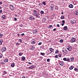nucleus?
I'll use <instances>...</instances> for the list:
<instances>
[{
  "instance_id": "nucleus-30",
  "label": "nucleus",
  "mask_w": 78,
  "mask_h": 78,
  "mask_svg": "<svg viewBox=\"0 0 78 78\" xmlns=\"http://www.w3.org/2000/svg\"><path fill=\"white\" fill-rule=\"evenodd\" d=\"M67 59V58H63V61H66V60Z\"/></svg>"
},
{
  "instance_id": "nucleus-22",
  "label": "nucleus",
  "mask_w": 78,
  "mask_h": 78,
  "mask_svg": "<svg viewBox=\"0 0 78 78\" xmlns=\"http://www.w3.org/2000/svg\"><path fill=\"white\" fill-rule=\"evenodd\" d=\"M15 66L14 63H12L11 65V67H14V66Z\"/></svg>"
},
{
  "instance_id": "nucleus-51",
  "label": "nucleus",
  "mask_w": 78,
  "mask_h": 78,
  "mask_svg": "<svg viewBox=\"0 0 78 78\" xmlns=\"http://www.w3.org/2000/svg\"><path fill=\"white\" fill-rule=\"evenodd\" d=\"M14 20H17V18H14Z\"/></svg>"
},
{
  "instance_id": "nucleus-49",
  "label": "nucleus",
  "mask_w": 78,
  "mask_h": 78,
  "mask_svg": "<svg viewBox=\"0 0 78 78\" xmlns=\"http://www.w3.org/2000/svg\"><path fill=\"white\" fill-rule=\"evenodd\" d=\"M62 22L63 23H65V21L64 20L62 21Z\"/></svg>"
},
{
  "instance_id": "nucleus-35",
  "label": "nucleus",
  "mask_w": 78,
  "mask_h": 78,
  "mask_svg": "<svg viewBox=\"0 0 78 78\" xmlns=\"http://www.w3.org/2000/svg\"><path fill=\"white\" fill-rule=\"evenodd\" d=\"M40 54L41 55H42V56H44V55H45V53H42V52L40 53Z\"/></svg>"
},
{
  "instance_id": "nucleus-40",
  "label": "nucleus",
  "mask_w": 78,
  "mask_h": 78,
  "mask_svg": "<svg viewBox=\"0 0 78 78\" xmlns=\"http://www.w3.org/2000/svg\"><path fill=\"white\" fill-rule=\"evenodd\" d=\"M19 41H20V42H22V41L20 39H19Z\"/></svg>"
},
{
  "instance_id": "nucleus-58",
  "label": "nucleus",
  "mask_w": 78,
  "mask_h": 78,
  "mask_svg": "<svg viewBox=\"0 0 78 78\" xmlns=\"http://www.w3.org/2000/svg\"><path fill=\"white\" fill-rule=\"evenodd\" d=\"M2 10H0V13H2Z\"/></svg>"
},
{
  "instance_id": "nucleus-63",
  "label": "nucleus",
  "mask_w": 78,
  "mask_h": 78,
  "mask_svg": "<svg viewBox=\"0 0 78 78\" xmlns=\"http://www.w3.org/2000/svg\"><path fill=\"white\" fill-rule=\"evenodd\" d=\"M15 17H17V15H15Z\"/></svg>"
},
{
  "instance_id": "nucleus-18",
  "label": "nucleus",
  "mask_w": 78,
  "mask_h": 78,
  "mask_svg": "<svg viewBox=\"0 0 78 78\" xmlns=\"http://www.w3.org/2000/svg\"><path fill=\"white\" fill-rule=\"evenodd\" d=\"M21 58L23 61H25V57H22Z\"/></svg>"
},
{
  "instance_id": "nucleus-48",
  "label": "nucleus",
  "mask_w": 78,
  "mask_h": 78,
  "mask_svg": "<svg viewBox=\"0 0 78 78\" xmlns=\"http://www.w3.org/2000/svg\"><path fill=\"white\" fill-rule=\"evenodd\" d=\"M57 27H60V26H59V24H57Z\"/></svg>"
},
{
  "instance_id": "nucleus-43",
  "label": "nucleus",
  "mask_w": 78,
  "mask_h": 78,
  "mask_svg": "<svg viewBox=\"0 0 78 78\" xmlns=\"http://www.w3.org/2000/svg\"><path fill=\"white\" fill-rule=\"evenodd\" d=\"M41 44H42V42H40L38 44V45H41Z\"/></svg>"
},
{
  "instance_id": "nucleus-7",
  "label": "nucleus",
  "mask_w": 78,
  "mask_h": 78,
  "mask_svg": "<svg viewBox=\"0 0 78 78\" xmlns=\"http://www.w3.org/2000/svg\"><path fill=\"white\" fill-rule=\"evenodd\" d=\"M67 49L69 51H71L72 50V47L71 46H69L68 48H67Z\"/></svg>"
},
{
  "instance_id": "nucleus-9",
  "label": "nucleus",
  "mask_w": 78,
  "mask_h": 78,
  "mask_svg": "<svg viewBox=\"0 0 78 78\" xmlns=\"http://www.w3.org/2000/svg\"><path fill=\"white\" fill-rule=\"evenodd\" d=\"M49 50H50V51L52 53L53 52V51H54V49H53V48H49Z\"/></svg>"
},
{
  "instance_id": "nucleus-20",
  "label": "nucleus",
  "mask_w": 78,
  "mask_h": 78,
  "mask_svg": "<svg viewBox=\"0 0 78 78\" xmlns=\"http://www.w3.org/2000/svg\"><path fill=\"white\" fill-rule=\"evenodd\" d=\"M5 62H7L8 61V58H6L5 60H4Z\"/></svg>"
},
{
  "instance_id": "nucleus-36",
  "label": "nucleus",
  "mask_w": 78,
  "mask_h": 78,
  "mask_svg": "<svg viewBox=\"0 0 78 78\" xmlns=\"http://www.w3.org/2000/svg\"><path fill=\"white\" fill-rule=\"evenodd\" d=\"M59 53V51L58 50H56L55 51V53Z\"/></svg>"
},
{
  "instance_id": "nucleus-60",
  "label": "nucleus",
  "mask_w": 78,
  "mask_h": 78,
  "mask_svg": "<svg viewBox=\"0 0 78 78\" xmlns=\"http://www.w3.org/2000/svg\"><path fill=\"white\" fill-rule=\"evenodd\" d=\"M64 25V23H63L62 24V26H63Z\"/></svg>"
},
{
  "instance_id": "nucleus-19",
  "label": "nucleus",
  "mask_w": 78,
  "mask_h": 78,
  "mask_svg": "<svg viewBox=\"0 0 78 78\" xmlns=\"http://www.w3.org/2000/svg\"><path fill=\"white\" fill-rule=\"evenodd\" d=\"M2 18L3 19H5L6 18V16L5 15H3L2 16Z\"/></svg>"
},
{
  "instance_id": "nucleus-57",
  "label": "nucleus",
  "mask_w": 78,
  "mask_h": 78,
  "mask_svg": "<svg viewBox=\"0 0 78 78\" xmlns=\"http://www.w3.org/2000/svg\"><path fill=\"white\" fill-rule=\"evenodd\" d=\"M28 64H32V63H31V62H28Z\"/></svg>"
},
{
  "instance_id": "nucleus-13",
  "label": "nucleus",
  "mask_w": 78,
  "mask_h": 78,
  "mask_svg": "<svg viewBox=\"0 0 78 78\" xmlns=\"http://www.w3.org/2000/svg\"><path fill=\"white\" fill-rule=\"evenodd\" d=\"M10 8L11 9H14V7L13 6V5H11L10 6Z\"/></svg>"
},
{
  "instance_id": "nucleus-59",
  "label": "nucleus",
  "mask_w": 78,
  "mask_h": 78,
  "mask_svg": "<svg viewBox=\"0 0 78 78\" xmlns=\"http://www.w3.org/2000/svg\"><path fill=\"white\" fill-rule=\"evenodd\" d=\"M1 63L2 64H4V63L3 62H1Z\"/></svg>"
},
{
  "instance_id": "nucleus-5",
  "label": "nucleus",
  "mask_w": 78,
  "mask_h": 78,
  "mask_svg": "<svg viewBox=\"0 0 78 78\" xmlns=\"http://www.w3.org/2000/svg\"><path fill=\"white\" fill-rule=\"evenodd\" d=\"M6 50V48L5 47H4L1 49V51H5Z\"/></svg>"
},
{
  "instance_id": "nucleus-10",
  "label": "nucleus",
  "mask_w": 78,
  "mask_h": 78,
  "mask_svg": "<svg viewBox=\"0 0 78 78\" xmlns=\"http://www.w3.org/2000/svg\"><path fill=\"white\" fill-rule=\"evenodd\" d=\"M34 48H35V46H31L30 49L32 50H34Z\"/></svg>"
},
{
  "instance_id": "nucleus-62",
  "label": "nucleus",
  "mask_w": 78,
  "mask_h": 78,
  "mask_svg": "<svg viewBox=\"0 0 78 78\" xmlns=\"http://www.w3.org/2000/svg\"><path fill=\"white\" fill-rule=\"evenodd\" d=\"M2 2H0V5H2Z\"/></svg>"
},
{
  "instance_id": "nucleus-14",
  "label": "nucleus",
  "mask_w": 78,
  "mask_h": 78,
  "mask_svg": "<svg viewBox=\"0 0 78 78\" xmlns=\"http://www.w3.org/2000/svg\"><path fill=\"white\" fill-rule=\"evenodd\" d=\"M66 61H67V62H70V58H66Z\"/></svg>"
},
{
  "instance_id": "nucleus-29",
  "label": "nucleus",
  "mask_w": 78,
  "mask_h": 78,
  "mask_svg": "<svg viewBox=\"0 0 78 78\" xmlns=\"http://www.w3.org/2000/svg\"><path fill=\"white\" fill-rule=\"evenodd\" d=\"M3 57V55L2 54H0V58H2Z\"/></svg>"
},
{
  "instance_id": "nucleus-47",
  "label": "nucleus",
  "mask_w": 78,
  "mask_h": 78,
  "mask_svg": "<svg viewBox=\"0 0 78 78\" xmlns=\"http://www.w3.org/2000/svg\"><path fill=\"white\" fill-rule=\"evenodd\" d=\"M51 8V11H53V8H52V7H50Z\"/></svg>"
},
{
  "instance_id": "nucleus-17",
  "label": "nucleus",
  "mask_w": 78,
  "mask_h": 78,
  "mask_svg": "<svg viewBox=\"0 0 78 78\" xmlns=\"http://www.w3.org/2000/svg\"><path fill=\"white\" fill-rule=\"evenodd\" d=\"M74 67L73 66H71L69 67V69L70 70H72V69H73Z\"/></svg>"
},
{
  "instance_id": "nucleus-39",
  "label": "nucleus",
  "mask_w": 78,
  "mask_h": 78,
  "mask_svg": "<svg viewBox=\"0 0 78 78\" xmlns=\"http://www.w3.org/2000/svg\"><path fill=\"white\" fill-rule=\"evenodd\" d=\"M55 58H58V55H55Z\"/></svg>"
},
{
  "instance_id": "nucleus-52",
  "label": "nucleus",
  "mask_w": 78,
  "mask_h": 78,
  "mask_svg": "<svg viewBox=\"0 0 78 78\" xmlns=\"http://www.w3.org/2000/svg\"><path fill=\"white\" fill-rule=\"evenodd\" d=\"M21 36H23V35H25V34H24V33L22 34H21Z\"/></svg>"
},
{
  "instance_id": "nucleus-42",
  "label": "nucleus",
  "mask_w": 78,
  "mask_h": 78,
  "mask_svg": "<svg viewBox=\"0 0 78 78\" xmlns=\"http://www.w3.org/2000/svg\"><path fill=\"white\" fill-rule=\"evenodd\" d=\"M56 28H54L53 30V31H56Z\"/></svg>"
},
{
  "instance_id": "nucleus-32",
  "label": "nucleus",
  "mask_w": 78,
  "mask_h": 78,
  "mask_svg": "<svg viewBox=\"0 0 78 78\" xmlns=\"http://www.w3.org/2000/svg\"><path fill=\"white\" fill-rule=\"evenodd\" d=\"M31 44H35V41H33L31 42Z\"/></svg>"
},
{
  "instance_id": "nucleus-55",
  "label": "nucleus",
  "mask_w": 78,
  "mask_h": 78,
  "mask_svg": "<svg viewBox=\"0 0 78 78\" xmlns=\"http://www.w3.org/2000/svg\"><path fill=\"white\" fill-rule=\"evenodd\" d=\"M16 45H19V43H17L16 44Z\"/></svg>"
},
{
  "instance_id": "nucleus-24",
  "label": "nucleus",
  "mask_w": 78,
  "mask_h": 78,
  "mask_svg": "<svg viewBox=\"0 0 78 78\" xmlns=\"http://www.w3.org/2000/svg\"><path fill=\"white\" fill-rule=\"evenodd\" d=\"M3 42V40H0V45H2Z\"/></svg>"
},
{
  "instance_id": "nucleus-2",
  "label": "nucleus",
  "mask_w": 78,
  "mask_h": 78,
  "mask_svg": "<svg viewBox=\"0 0 78 78\" xmlns=\"http://www.w3.org/2000/svg\"><path fill=\"white\" fill-rule=\"evenodd\" d=\"M70 22L72 24H75L76 22V21L74 20H72L70 21Z\"/></svg>"
},
{
  "instance_id": "nucleus-33",
  "label": "nucleus",
  "mask_w": 78,
  "mask_h": 78,
  "mask_svg": "<svg viewBox=\"0 0 78 78\" xmlns=\"http://www.w3.org/2000/svg\"><path fill=\"white\" fill-rule=\"evenodd\" d=\"M60 42H61V43H62V42H63V39H61L60 40Z\"/></svg>"
},
{
  "instance_id": "nucleus-34",
  "label": "nucleus",
  "mask_w": 78,
  "mask_h": 78,
  "mask_svg": "<svg viewBox=\"0 0 78 78\" xmlns=\"http://www.w3.org/2000/svg\"><path fill=\"white\" fill-rule=\"evenodd\" d=\"M42 4L44 5H46V3H45V2H43Z\"/></svg>"
},
{
  "instance_id": "nucleus-61",
  "label": "nucleus",
  "mask_w": 78,
  "mask_h": 78,
  "mask_svg": "<svg viewBox=\"0 0 78 78\" xmlns=\"http://www.w3.org/2000/svg\"><path fill=\"white\" fill-rule=\"evenodd\" d=\"M22 78H26L25 76H23Z\"/></svg>"
},
{
  "instance_id": "nucleus-11",
  "label": "nucleus",
  "mask_w": 78,
  "mask_h": 78,
  "mask_svg": "<svg viewBox=\"0 0 78 78\" xmlns=\"http://www.w3.org/2000/svg\"><path fill=\"white\" fill-rule=\"evenodd\" d=\"M33 32L34 33H35V34H37V33H38V31H37L36 30H33Z\"/></svg>"
},
{
  "instance_id": "nucleus-3",
  "label": "nucleus",
  "mask_w": 78,
  "mask_h": 78,
  "mask_svg": "<svg viewBox=\"0 0 78 78\" xmlns=\"http://www.w3.org/2000/svg\"><path fill=\"white\" fill-rule=\"evenodd\" d=\"M59 63L60 66H62L64 65V63L63 61H60L59 62Z\"/></svg>"
},
{
  "instance_id": "nucleus-27",
  "label": "nucleus",
  "mask_w": 78,
  "mask_h": 78,
  "mask_svg": "<svg viewBox=\"0 0 78 78\" xmlns=\"http://www.w3.org/2000/svg\"><path fill=\"white\" fill-rule=\"evenodd\" d=\"M60 18L61 19H64V16H61Z\"/></svg>"
},
{
  "instance_id": "nucleus-38",
  "label": "nucleus",
  "mask_w": 78,
  "mask_h": 78,
  "mask_svg": "<svg viewBox=\"0 0 78 78\" xmlns=\"http://www.w3.org/2000/svg\"><path fill=\"white\" fill-rule=\"evenodd\" d=\"M3 37V34H0V37Z\"/></svg>"
},
{
  "instance_id": "nucleus-4",
  "label": "nucleus",
  "mask_w": 78,
  "mask_h": 78,
  "mask_svg": "<svg viewBox=\"0 0 78 78\" xmlns=\"http://www.w3.org/2000/svg\"><path fill=\"white\" fill-rule=\"evenodd\" d=\"M75 40H76L75 38L74 37H72L71 40V42H74L75 41Z\"/></svg>"
},
{
  "instance_id": "nucleus-50",
  "label": "nucleus",
  "mask_w": 78,
  "mask_h": 78,
  "mask_svg": "<svg viewBox=\"0 0 78 78\" xmlns=\"http://www.w3.org/2000/svg\"><path fill=\"white\" fill-rule=\"evenodd\" d=\"M39 6H42V4L41 3H40L39 4Z\"/></svg>"
},
{
  "instance_id": "nucleus-53",
  "label": "nucleus",
  "mask_w": 78,
  "mask_h": 78,
  "mask_svg": "<svg viewBox=\"0 0 78 78\" xmlns=\"http://www.w3.org/2000/svg\"><path fill=\"white\" fill-rule=\"evenodd\" d=\"M53 27V26L52 25H51L49 26V27L50 28H51V27Z\"/></svg>"
},
{
  "instance_id": "nucleus-26",
  "label": "nucleus",
  "mask_w": 78,
  "mask_h": 78,
  "mask_svg": "<svg viewBox=\"0 0 78 78\" xmlns=\"http://www.w3.org/2000/svg\"><path fill=\"white\" fill-rule=\"evenodd\" d=\"M23 54V53H19V56H22Z\"/></svg>"
},
{
  "instance_id": "nucleus-46",
  "label": "nucleus",
  "mask_w": 78,
  "mask_h": 78,
  "mask_svg": "<svg viewBox=\"0 0 78 78\" xmlns=\"http://www.w3.org/2000/svg\"><path fill=\"white\" fill-rule=\"evenodd\" d=\"M61 56H62L61 55V54H59L58 55V57L59 58H61Z\"/></svg>"
},
{
  "instance_id": "nucleus-16",
  "label": "nucleus",
  "mask_w": 78,
  "mask_h": 78,
  "mask_svg": "<svg viewBox=\"0 0 78 78\" xmlns=\"http://www.w3.org/2000/svg\"><path fill=\"white\" fill-rule=\"evenodd\" d=\"M64 53H66V54H68V53H69V51H67V50L65 49V52H64Z\"/></svg>"
},
{
  "instance_id": "nucleus-56",
  "label": "nucleus",
  "mask_w": 78,
  "mask_h": 78,
  "mask_svg": "<svg viewBox=\"0 0 78 78\" xmlns=\"http://www.w3.org/2000/svg\"><path fill=\"white\" fill-rule=\"evenodd\" d=\"M43 20H46V18H43Z\"/></svg>"
},
{
  "instance_id": "nucleus-64",
  "label": "nucleus",
  "mask_w": 78,
  "mask_h": 78,
  "mask_svg": "<svg viewBox=\"0 0 78 78\" xmlns=\"http://www.w3.org/2000/svg\"><path fill=\"white\" fill-rule=\"evenodd\" d=\"M64 14V12H62V14Z\"/></svg>"
},
{
  "instance_id": "nucleus-1",
  "label": "nucleus",
  "mask_w": 78,
  "mask_h": 78,
  "mask_svg": "<svg viewBox=\"0 0 78 78\" xmlns=\"http://www.w3.org/2000/svg\"><path fill=\"white\" fill-rule=\"evenodd\" d=\"M35 16H36V17L37 18H40V14L39 13H37L36 14H34Z\"/></svg>"
},
{
  "instance_id": "nucleus-6",
  "label": "nucleus",
  "mask_w": 78,
  "mask_h": 78,
  "mask_svg": "<svg viewBox=\"0 0 78 78\" xmlns=\"http://www.w3.org/2000/svg\"><path fill=\"white\" fill-rule=\"evenodd\" d=\"M30 20H36V18H34V17L33 16H30L29 17Z\"/></svg>"
},
{
  "instance_id": "nucleus-15",
  "label": "nucleus",
  "mask_w": 78,
  "mask_h": 78,
  "mask_svg": "<svg viewBox=\"0 0 78 78\" xmlns=\"http://www.w3.org/2000/svg\"><path fill=\"white\" fill-rule=\"evenodd\" d=\"M67 26H65L64 27H63V29L64 30H67Z\"/></svg>"
},
{
  "instance_id": "nucleus-37",
  "label": "nucleus",
  "mask_w": 78,
  "mask_h": 78,
  "mask_svg": "<svg viewBox=\"0 0 78 78\" xmlns=\"http://www.w3.org/2000/svg\"><path fill=\"white\" fill-rule=\"evenodd\" d=\"M34 13L35 14H36V13H37V11L36 10H34Z\"/></svg>"
},
{
  "instance_id": "nucleus-44",
  "label": "nucleus",
  "mask_w": 78,
  "mask_h": 78,
  "mask_svg": "<svg viewBox=\"0 0 78 78\" xmlns=\"http://www.w3.org/2000/svg\"><path fill=\"white\" fill-rule=\"evenodd\" d=\"M55 9H58V6H56L55 7Z\"/></svg>"
},
{
  "instance_id": "nucleus-41",
  "label": "nucleus",
  "mask_w": 78,
  "mask_h": 78,
  "mask_svg": "<svg viewBox=\"0 0 78 78\" xmlns=\"http://www.w3.org/2000/svg\"><path fill=\"white\" fill-rule=\"evenodd\" d=\"M54 7V5H51L50 6V8H53Z\"/></svg>"
},
{
  "instance_id": "nucleus-8",
  "label": "nucleus",
  "mask_w": 78,
  "mask_h": 78,
  "mask_svg": "<svg viewBox=\"0 0 78 78\" xmlns=\"http://www.w3.org/2000/svg\"><path fill=\"white\" fill-rule=\"evenodd\" d=\"M34 66H30L28 67V69H34Z\"/></svg>"
},
{
  "instance_id": "nucleus-12",
  "label": "nucleus",
  "mask_w": 78,
  "mask_h": 78,
  "mask_svg": "<svg viewBox=\"0 0 78 78\" xmlns=\"http://www.w3.org/2000/svg\"><path fill=\"white\" fill-rule=\"evenodd\" d=\"M69 8H72L73 7V5H72V4H71L69 5Z\"/></svg>"
},
{
  "instance_id": "nucleus-25",
  "label": "nucleus",
  "mask_w": 78,
  "mask_h": 78,
  "mask_svg": "<svg viewBox=\"0 0 78 78\" xmlns=\"http://www.w3.org/2000/svg\"><path fill=\"white\" fill-rule=\"evenodd\" d=\"M74 70L76 72H78V69L77 68H76L74 69Z\"/></svg>"
},
{
  "instance_id": "nucleus-21",
  "label": "nucleus",
  "mask_w": 78,
  "mask_h": 78,
  "mask_svg": "<svg viewBox=\"0 0 78 78\" xmlns=\"http://www.w3.org/2000/svg\"><path fill=\"white\" fill-rule=\"evenodd\" d=\"M74 14H76V15H78V11H76L75 12Z\"/></svg>"
},
{
  "instance_id": "nucleus-31",
  "label": "nucleus",
  "mask_w": 78,
  "mask_h": 78,
  "mask_svg": "<svg viewBox=\"0 0 78 78\" xmlns=\"http://www.w3.org/2000/svg\"><path fill=\"white\" fill-rule=\"evenodd\" d=\"M71 61H72L74 60V58L73 57H72L71 58Z\"/></svg>"
},
{
  "instance_id": "nucleus-45",
  "label": "nucleus",
  "mask_w": 78,
  "mask_h": 78,
  "mask_svg": "<svg viewBox=\"0 0 78 78\" xmlns=\"http://www.w3.org/2000/svg\"><path fill=\"white\" fill-rule=\"evenodd\" d=\"M47 62H49L50 61V59L48 58V59H47Z\"/></svg>"
},
{
  "instance_id": "nucleus-28",
  "label": "nucleus",
  "mask_w": 78,
  "mask_h": 78,
  "mask_svg": "<svg viewBox=\"0 0 78 78\" xmlns=\"http://www.w3.org/2000/svg\"><path fill=\"white\" fill-rule=\"evenodd\" d=\"M4 74H7V72L5 71H4L3 72Z\"/></svg>"
},
{
  "instance_id": "nucleus-23",
  "label": "nucleus",
  "mask_w": 78,
  "mask_h": 78,
  "mask_svg": "<svg viewBox=\"0 0 78 78\" xmlns=\"http://www.w3.org/2000/svg\"><path fill=\"white\" fill-rule=\"evenodd\" d=\"M40 14H44V12L43 11H41L40 12Z\"/></svg>"
},
{
  "instance_id": "nucleus-54",
  "label": "nucleus",
  "mask_w": 78,
  "mask_h": 78,
  "mask_svg": "<svg viewBox=\"0 0 78 78\" xmlns=\"http://www.w3.org/2000/svg\"><path fill=\"white\" fill-rule=\"evenodd\" d=\"M65 50L66 49H64V50H62V52H63V53H64V52H65Z\"/></svg>"
}]
</instances>
